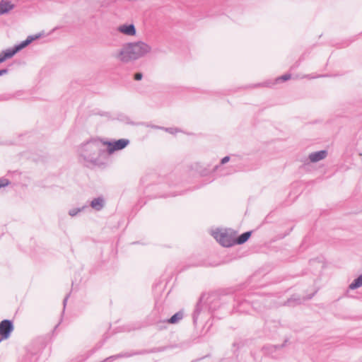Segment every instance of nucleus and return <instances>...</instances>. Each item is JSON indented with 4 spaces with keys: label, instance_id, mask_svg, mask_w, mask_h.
<instances>
[{
    "label": "nucleus",
    "instance_id": "obj_1",
    "mask_svg": "<svg viewBox=\"0 0 362 362\" xmlns=\"http://www.w3.org/2000/svg\"><path fill=\"white\" fill-rule=\"evenodd\" d=\"M151 50V46L142 41L128 42L123 45L115 57L123 63H129L144 57Z\"/></svg>",
    "mask_w": 362,
    "mask_h": 362
},
{
    "label": "nucleus",
    "instance_id": "obj_2",
    "mask_svg": "<svg viewBox=\"0 0 362 362\" xmlns=\"http://www.w3.org/2000/svg\"><path fill=\"white\" fill-rule=\"evenodd\" d=\"M79 154L86 161L98 164L99 158L105 153L104 143L100 139H90L83 144L79 149Z\"/></svg>",
    "mask_w": 362,
    "mask_h": 362
},
{
    "label": "nucleus",
    "instance_id": "obj_3",
    "mask_svg": "<svg viewBox=\"0 0 362 362\" xmlns=\"http://www.w3.org/2000/svg\"><path fill=\"white\" fill-rule=\"evenodd\" d=\"M158 313V310H154L152 311L150 319H149V323L153 325H158L159 323H169V324H176L180 320H181L183 318L184 313L182 310L178 311L175 314H174L170 318H162L160 317H157V314Z\"/></svg>",
    "mask_w": 362,
    "mask_h": 362
},
{
    "label": "nucleus",
    "instance_id": "obj_4",
    "mask_svg": "<svg viewBox=\"0 0 362 362\" xmlns=\"http://www.w3.org/2000/svg\"><path fill=\"white\" fill-rule=\"evenodd\" d=\"M235 234L234 231L218 230L214 233V237L222 246L229 247L235 245Z\"/></svg>",
    "mask_w": 362,
    "mask_h": 362
},
{
    "label": "nucleus",
    "instance_id": "obj_5",
    "mask_svg": "<svg viewBox=\"0 0 362 362\" xmlns=\"http://www.w3.org/2000/svg\"><path fill=\"white\" fill-rule=\"evenodd\" d=\"M165 350V347H158V348H153L151 349H142L138 351H132V352H125L117 354L115 356H112L109 358H107L106 360L109 361L114 358H119L122 357H132L136 355H144L148 354H152V353H156V352H160Z\"/></svg>",
    "mask_w": 362,
    "mask_h": 362
},
{
    "label": "nucleus",
    "instance_id": "obj_6",
    "mask_svg": "<svg viewBox=\"0 0 362 362\" xmlns=\"http://www.w3.org/2000/svg\"><path fill=\"white\" fill-rule=\"evenodd\" d=\"M209 313L208 304L206 303V298L205 295L201 296L199 300L196 304L194 310L192 314V320L194 325H197L199 316L202 313Z\"/></svg>",
    "mask_w": 362,
    "mask_h": 362
},
{
    "label": "nucleus",
    "instance_id": "obj_7",
    "mask_svg": "<svg viewBox=\"0 0 362 362\" xmlns=\"http://www.w3.org/2000/svg\"><path fill=\"white\" fill-rule=\"evenodd\" d=\"M104 146H107V151L109 153H112L116 151L122 150L126 148L129 144V140L127 139H120L113 141H105Z\"/></svg>",
    "mask_w": 362,
    "mask_h": 362
},
{
    "label": "nucleus",
    "instance_id": "obj_8",
    "mask_svg": "<svg viewBox=\"0 0 362 362\" xmlns=\"http://www.w3.org/2000/svg\"><path fill=\"white\" fill-rule=\"evenodd\" d=\"M14 329L13 323L10 320H3L0 322V342L7 339Z\"/></svg>",
    "mask_w": 362,
    "mask_h": 362
},
{
    "label": "nucleus",
    "instance_id": "obj_9",
    "mask_svg": "<svg viewBox=\"0 0 362 362\" xmlns=\"http://www.w3.org/2000/svg\"><path fill=\"white\" fill-rule=\"evenodd\" d=\"M317 293V291L313 292L311 294H309L308 296H303V298L300 297V296L298 294H293L289 298L287 299V300L284 303V305L287 306H296L297 305H300L304 301L310 300L313 298V297Z\"/></svg>",
    "mask_w": 362,
    "mask_h": 362
},
{
    "label": "nucleus",
    "instance_id": "obj_10",
    "mask_svg": "<svg viewBox=\"0 0 362 362\" xmlns=\"http://www.w3.org/2000/svg\"><path fill=\"white\" fill-rule=\"evenodd\" d=\"M206 303L208 304V311L212 313L216 310L220 306V298L216 293H211L206 297Z\"/></svg>",
    "mask_w": 362,
    "mask_h": 362
},
{
    "label": "nucleus",
    "instance_id": "obj_11",
    "mask_svg": "<svg viewBox=\"0 0 362 362\" xmlns=\"http://www.w3.org/2000/svg\"><path fill=\"white\" fill-rule=\"evenodd\" d=\"M362 286V274L358 276V277L349 286L346 296L350 298H354L355 296L352 294V291Z\"/></svg>",
    "mask_w": 362,
    "mask_h": 362
},
{
    "label": "nucleus",
    "instance_id": "obj_12",
    "mask_svg": "<svg viewBox=\"0 0 362 362\" xmlns=\"http://www.w3.org/2000/svg\"><path fill=\"white\" fill-rule=\"evenodd\" d=\"M118 31L127 35L133 36L136 35V30L134 24H124L119 26Z\"/></svg>",
    "mask_w": 362,
    "mask_h": 362
},
{
    "label": "nucleus",
    "instance_id": "obj_13",
    "mask_svg": "<svg viewBox=\"0 0 362 362\" xmlns=\"http://www.w3.org/2000/svg\"><path fill=\"white\" fill-rule=\"evenodd\" d=\"M327 151L326 150H321L313 152L309 155V159L312 163L318 162L326 158Z\"/></svg>",
    "mask_w": 362,
    "mask_h": 362
},
{
    "label": "nucleus",
    "instance_id": "obj_14",
    "mask_svg": "<svg viewBox=\"0 0 362 362\" xmlns=\"http://www.w3.org/2000/svg\"><path fill=\"white\" fill-rule=\"evenodd\" d=\"M13 8L14 4H13L10 1L1 0L0 1V15L8 13Z\"/></svg>",
    "mask_w": 362,
    "mask_h": 362
},
{
    "label": "nucleus",
    "instance_id": "obj_15",
    "mask_svg": "<svg viewBox=\"0 0 362 362\" xmlns=\"http://www.w3.org/2000/svg\"><path fill=\"white\" fill-rule=\"evenodd\" d=\"M105 206V200L102 197L93 199L90 202V206L96 211H100Z\"/></svg>",
    "mask_w": 362,
    "mask_h": 362
},
{
    "label": "nucleus",
    "instance_id": "obj_16",
    "mask_svg": "<svg viewBox=\"0 0 362 362\" xmlns=\"http://www.w3.org/2000/svg\"><path fill=\"white\" fill-rule=\"evenodd\" d=\"M252 235V231H246L235 238V245H242L246 243Z\"/></svg>",
    "mask_w": 362,
    "mask_h": 362
},
{
    "label": "nucleus",
    "instance_id": "obj_17",
    "mask_svg": "<svg viewBox=\"0 0 362 362\" xmlns=\"http://www.w3.org/2000/svg\"><path fill=\"white\" fill-rule=\"evenodd\" d=\"M33 41V38H32L31 37H28L25 40L22 41L21 43L18 45H14V47L18 52L21 49L28 46Z\"/></svg>",
    "mask_w": 362,
    "mask_h": 362
},
{
    "label": "nucleus",
    "instance_id": "obj_18",
    "mask_svg": "<svg viewBox=\"0 0 362 362\" xmlns=\"http://www.w3.org/2000/svg\"><path fill=\"white\" fill-rule=\"evenodd\" d=\"M1 52L6 59L12 58L16 53H18V51L14 46L11 48L2 50Z\"/></svg>",
    "mask_w": 362,
    "mask_h": 362
},
{
    "label": "nucleus",
    "instance_id": "obj_19",
    "mask_svg": "<svg viewBox=\"0 0 362 362\" xmlns=\"http://www.w3.org/2000/svg\"><path fill=\"white\" fill-rule=\"evenodd\" d=\"M86 208V206H82V207H79V208H74V209H71L69 210V214L71 216H76L79 212L82 211L84 209Z\"/></svg>",
    "mask_w": 362,
    "mask_h": 362
},
{
    "label": "nucleus",
    "instance_id": "obj_20",
    "mask_svg": "<svg viewBox=\"0 0 362 362\" xmlns=\"http://www.w3.org/2000/svg\"><path fill=\"white\" fill-rule=\"evenodd\" d=\"M291 77V75L290 74H286L276 79V82L278 83L279 81H286L288 79H290Z\"/></svg>",
    "mask_w": 362,
    "mask_h": 362
},
{
    "label": "nucleus",
    "instance_id": "obj_21",
    "mask_svg": "<svg viewBox=\"0 0 362 362\" xmlns=\"http://www.w3.org/2000/svg\"><path fill=\"white\" fill-rule=\"evenodd\" d=\"M10 181L6 178H0V188L8 186Z\"/></svg>",
    "mask_w": 362,
    "mask_h": 362
},
{
    "label": "nucleus",
    "instance_id": "obj_22",
    "mask_svg": "<svg viewBox=\"0 0 362 362\" xmlns=\"http://www.w3.org/2000/svg\"><path fill=\"white\" fill-rule=\"evenodd\" d=\"M153 127L156 128V129H165L167 132H169L170 134H173L175 130L173 128H163V127H157V126H153Z\"/></svg>",
    "mask_w": 362,
    "mask_h": 362
},
{
    "label": "nucleus",
    "instance_id": "obj_23",
    "mask_svg": "<svg viewBox=\"0 0 362 362\" xmlns=\"http://www.w3.org/2000/svg\"><path fill=\"white\" fill-rule=\"evenodd\" d=\"M142 77H143V74L141 72H137V73L134 74V78L136 81L141 80Z\"/></svg>",
    "mask_w": 362,
    "mask_h": 362
},
{
    "label": "nucleus",
    "instance_id": "obj_24",
    "mask_svg": "<svg viewBox=\"0 0 362 362\" xmlns=\"http://www.w3.org/2000/svg\"><path fill=\"white\" fill-rule=\"evenodd\" d=\"M230 158L228 156L223 157L221 160V165L226 164V163H228L230 160Z\"/></svg>",
    "mask_w": 362,
    "mask_h": 362
},
{
    "label": "nucleus",
    "instance_id": "obj_25",
    "mask_svg": "<svg viewBox=\"0 0 362 362\" xmlns=\"http://www.w3.org/2000/svg\"><path fill=\"white\" fill-rule=\"evenodd\" d=\"M8 69L7 68L0 69V76L8 74Z\"/></svg>",
    "mask_w": 362,
    "mask_h": 362
},
{
    "label": "nucleus",
    "instance_id": "obj_26",
    "mask_svg": "<svg viewBox=\"0 0 362 362\" xmlns=\"http://www.w3.org/2000/svg\"><path fill=\"white\" fill-rule=\"evenodd\" d=\"M6 60L2 52H0V63H3Z\"/></svg>",
    "mask_w": 362,
    "mask_h": 362
},
{
    "label": "nucleus",
    "instance_id": "obj_27",
    "mask_svg": "<svg viewBox=\"0 0 362 362\" xmlns=\"http://www.w3.org/2000/svg\"><path fill=\"white\" fill-rule=\"evenodd\" d=\"M69 296H70V293L67 294V295L65 296V298H64V300H63V305H64V308H65V307H66V302H67V300H68V298H69Z\"/></svg>",
    "mask_w": 362,
    "mask_h": 362
},
{
    "label": "nucleus",
    "instance_id": "obj_28",
    "mask_svg": "<svg viewBox=\"0 0 362 362\" xmlns=\"http://www.w3.org/2000/svg\"><path fill=\"white\" fill-rule=\"evenodd\" d=\"M41 36L40 34H37V35H29L28 37H31L32 38H33V41L40 38Z\"/></svg>",
    "mask_w": 362,
    "mask_h": 362
},
{
    "label": "nucleus",
    "instance_id": "obj_29",
    "mask_svg": "<svg viewBox=\"0 0 362 362\" xmlns=\"http://www.w3.org/2000/svg\"><path fill=\"white\" fill-rule=\"evenodd\" d=\"M287 341H288V340L286 339L282 344H280L279 348H281V349L284 348L286 346Z\"/></svg>",
    "mask_w": 362,
    "mask_h": 362
},
{
    "label": "nucleus",
    "instance_id": "obj_30",
    "mask_svg": "<svg viewBox=\"0 0 362 362\" xmlns=\"http://www.w3.org/2000/svg\"><path fill=\"white\" fill-rule=\"evenodd\" d=\"M279 346L280 345H275V346H274V347L275 349H280L281 348H279Z\"/></svg>",
    "mask_w": 362,
    "mask_h": 362
},
{
    "label": "nucleus",
    "instance_id": "obj_31",
    "mask_svg": "<svg viewBox=\"0 0 362 362\" xmlns=\"http://www.w3.org/2000/svg\"><path fill=\"white\" fill-rule=\"evenodd\" d=\"M291 230H292V228H290V230H289V231H291ZM289 233H290V232L287 233H286V234H285L283 237L286 236V235H288Z\"/></svg>",
    "mask_w": 362,
    "mask_h": 362
},
{
    "label": "nucleus",
    "instance_id": "obj_32",
    "mask_svg": "<svg viewBox=\"0 0 362 362\" xmlns=\"http://www.w3.org/2000/svg\"><path fill=\"white\" fill-rule=\"evenodd\" d=\"M106 115H107V112L103 113V114H100V115H101V116Z\"/></svg>",
    "mask_w": 362,
    "mask_h": 362
},
{
    "label": "nucleus",
    "instance_id": "obj_33",
    "mask_svg": "<svg viewBox=\"0 0 362 362\" xmlns=\"http://www.w3.org/2000/svg\"><path fill=\"white\" fill-rule=\"evenodd\" d=\"M126 120H127V122L129 123L128 120H129V118L128 117H125Z\"/></svg>",
    "mask_w": 362,
    "mask_h": 362
}]
</instances>
